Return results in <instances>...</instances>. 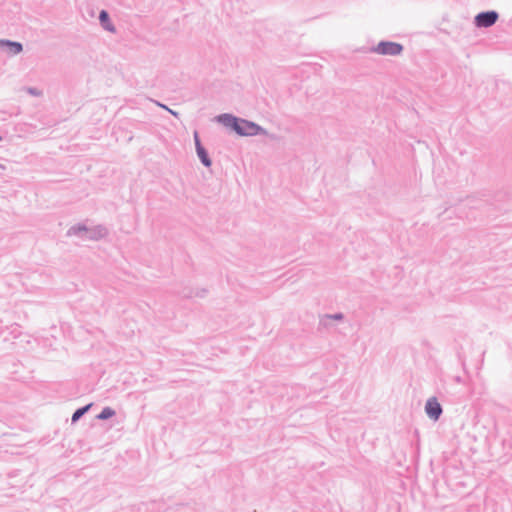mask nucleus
Returning a JSON list of instances; mask_svg holds the SVG:
<instances>
[{
	"instance_id": "f257e3e1",
	"label": "nucleus",
	"mask_w": 512,
	"mask_h": 512,
	"mask_svg": "<svg viewBox=\"0 0 512 512\" xmlns=\"http://www.w3.org/2000/svg\"><path fill=\"white\" fill-rule=\"evenodd\" d=\"M215 121L235 132L239 136L266 135L267 131L257 123L239 118L230 113H222L215 117Z\"/></svg>"
},
{
	"instance_id": "f03ea898",
	"label": "nucleus",
	"mask_w": 512,
	"mask_h": 512,
	"mask_svg": "<svg viewBox=\"0 0 512 512\" xmlns=\"http://www.w3.org/2000/svg\"><path fill=\"white\" fill-rule=\"evenodd\" d=\"M372 53L385 56H398L404 51V46L401 43L381 40L377 45L370 48Z\"/></svg>"
},
{
	"instance_id": "7ed1b4c3",
	"label": "nucleus",
	"mask_w": 512,
	"mask_h": 512,
	"mask_svg": "<svg viewBox=\"0 0 512 512\" xmlns=\"http://www.w3.org/2000/svg\"><path fill=\"white\" fill-rule=\"evenodd\" d=\"M499 19V13L495 10H487L479 12L474 17V25L477 28H489L493 26Z\"/></svg>"
},
{
	"instance_id": "20e7f679",
	"label": "nucleus",
	"mask_w": 512,
	"mask_h": 512,
	"mask_svg": "<svg viewBox=\"0 0 512 512\" xmlns=\"http://www.w3.org/2000/svg\"><path fill=\"white\" fill-rule=\"evenodd\" d=\"M425 413L430 420L438 421L443 413V408L436 397H430L425 404Z\"/></svg>"
},
{
	"instance_id": "39448f33",
	"label": "nucleus",
	"mask_w": 512,
	"mask_h": 512,
	"mask_svg": "<svg viewBox=\"0 0 512 512\" xmlns=\"http://www.w3.org/2000/svg\"><path fill=\"white\" fill-rule=\"evenodd\" d=\"M67 236H76L81 240H88L89 227L84 223H77L71 226L66 233Z\"/></svg>"
},
{
	"instance_id": "423d86ee",
	"label": "nucleus",
	"mask_w": 512,
	"mask_h": 512,
	"mask_svg": "<svg viewBox=\"0 0 512 512\" xmlns=\"http://www.w3.org/2000/svg\"><path fill=\"white\" fill-rule=\"evenodd\" d=\"M99 23L102 26V28L108 32H115L116 28L114 24L111 21L110 15L106 10H101L99 12Z\"/></svg>"
},
{
	"instance_id": "0eeeda50",
	"label": "nucleus",
	"mask_w": 512,
	"mask_h": 512,
	"mask_svg": "<svg viewBox=\"0 0 512 512\" xmlns=\"http://www.w3.org/2000/svg\"><path fill=\"white\" fill-rule=\"evenodd\" d=\"M108 234V230L103 225H96L93 228H89L88 240L98 241L103 239Z\"/></svg>"
},
{
	"instance_id": "6e6552de",
	"label": "nucleus",
	"mask_w": 512,
	"mask_h": 512,
	"mask_svg": "<svg viewBox=\"0 0 512 512\" xmlns=\"http://www.w3.org/2000/svg\"><path fill=\"white\" fill-rule=\"evenodd\" d=\"M92 406L93 403H88L82 407L77 408L72 414L71 423H77L86 413L89 412Z\"/></svg>"
},
{
	"instance_id": "1a4fd4ad",
	"label": "nucleus",
	"mask_w": 512,
	"mask_h": 512,
	"mask_svg": "<svg viewBox=\"0 0 512 512\" xmlns=\"http://www.w3.org/2000/svg\"><path fill=\"white\" fill-rule=\"evenodd\" d=\"M197 156L202 163L203 166L209 168L212 165V160L209 156V153L205 147H200L196 149Z\"/></svg>"
},
{
	"instance_id": "9d476101",
	"label": "nucleus",
	"mask_w": 512,
	"mask_h": 512,
	"mask_svg": "<svg viewBox=\"0 0 512 512\" xmlns=\"http://www.w3.org/2000/svg\"><path fill=\"white\" fill-rule=\"evenodd\" d=\"M10 55H18L23 51V44L18 41L9 40L6 50Z\"/></svg>"
},
{
	"instance_id": "9b49d317",
	"label": "nucleus",
	"mask_w": 512,
	"mask_h": 512,
	"mask_svg": "<svg viewBox=\"0 0 512 512\" xmlns=\"http://www.w3.org/2000/svg\"><path fill=\"white\" fill-rule=\"evenodd\" d=\"M206 289H197L194 291L193 289H184L180 294L184 298H192V297H204L206 294Z\"/></svg>"
},
{
	"instance_id": "f8f14e48",
	"label": "nucleus",
	"mask_w": 512,
	"mask_h": 512,
	"mask_svg": "<svg viewBox=\"0 0 512 512\" xmlns=\"http://www.w3.org/2000/svg\"><path fill=\"white\" fill-rule=\"evenodd\" d=\"M116 412L111 407H104L101 412L96 416L98 420H108L115 416Z\"/></svg>"
},
{
	"instance_id": "ddd939ff",
	"label": "nucleus",
	"mask_w": 512,
	"mask_h": 512,
	"mask_svg": "<svg viewBox=\"0 0 512 512\" xmlns=\"http://www.w3.org/2000/svg\"><path fill=\"white\" fill-rule=\"evenodd\" d=\"M336 320V321H341L344 319V314L341 313V312H338V313H334V314H326L323 316V318L321 319V323H323L324 325H327L325 320Z\"/></svg>"
},
{
	"instance_id": "4468645a",
	"label": "nucleus",
	"mask_w": 512,
	"mask_h": 512,
	"mask_svg": "<svg viewBox=\"0 0 512 512\" xmlns=\"http://www.w3.org/2000/svg\"><path fill=\"white\" fill-rule=\"evenodd\" d=\"M193 138H194V143H195V149H198L200 147H204L201 140H200V137H199V134L197 131L194 132L193 134Z\"/></svg>"
},
{
	"instance_id": "2eb2a0df",
	"label": "nucleus",
	"mask_w": 512,
	"mask_h": 512,
	"mask_svg": "<svg viewBox=\"0 0 512 512\" xmlns=\"http://www.w3.org/2000/svg\"><path fill=\"white\" fill-rule=\"evenodd\" d=\"M9 39H0V50H6Z\"/></svg>"
},
{
	"instance_id": "dca6fc26",
	"label": "nucleus",
	"mask_w": 512,
	"mask_h": 512,
	"mask_svg": "<svg viewBox=\"0 0 512 512\" xmlns=\"http://www.w3.org/2000/svg\"><path fill=\"white\" fill-rule=\"evenodd\" d=\"M28 92L31 94V95H34V96H39L40 95V91L35 88V87H30L28 89Z\"/></svg>"
},
{
	"instance_id": "f3484780",
	"label": "nucleus",
	"mask_w": 512,
	"mask_h": 512,
	"mask_svg": "<svg viewBox=\"0 0 512 512\" xmlns=\"http://www.w3.org/2000/svg\"><path fill=\"white\" fill-rule=\"evenodd\" d=\"M169 111H170V113H172L173 115L177 116V112H174V111H172V110H169Z\"/></svg>"
},
{
	"instance_id": "a211bd4d",
	"label": "nucleus",
	"mask_w": 512,
	"mask_h": 512,
	"mask_svg": "<svg viewBox=\"0 0 512 512\" xmlns=\"http://www.w3.org/2000/svg\"><path fill=\"white\" fill-rule=\"evenodd\" d=\"M2 140V137L0 136V141Z\"/></svg>"
}]
</instances>
